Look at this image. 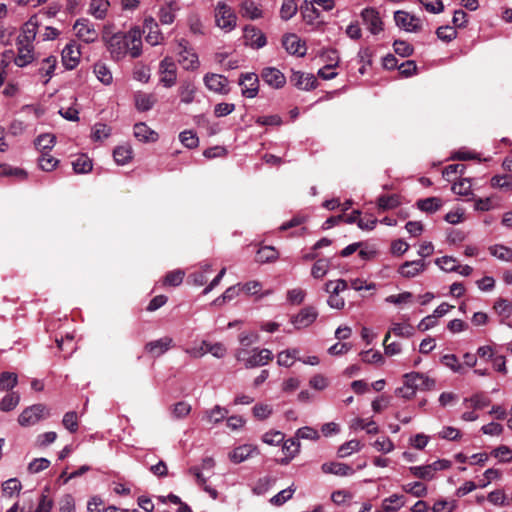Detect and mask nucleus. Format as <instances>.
I'll return each instance as SVG.
<instances>
[{"instance_id":"nucleus-1","label":"nucleus","mask_w":512,"mask_h":512,"mask_svg":"<svg viewBox=\"0 0 512 512\" xmlns=\"http://www.w3.org/2000/svg\"><path fill=\"white\" fill-rule=\"evenodd\" d=\"M107 49L114 61L122 60L127 54L138 58L142 54V32L138 27L127 32H117L107 41Z\"/></svg>"},{"instance_id":"nucleus-2","label":"nucleus","mask_w":512,"mask_h":512,"mask_svg":"<svg viewBox=\"0 0 512 512\" xmlns=\"http://www.w3.org/2000/svg\"><path fill=\"white\" fill-rule=\"evenodd\" d=\"M215 25L225 33L233 31L237 26V15L234 9L223 1L214 8Z\"/></svg>"},{"instance_id":"nucleus-3","label":"nucleus","mask_w":512,"mask_h":512,"mask_svg":"<svg viewBox=\"0 0 512 512\" xmlns=\"http://www.w3.org/2000/svg\"><path fill=\"white\" fill-rule=\"evenodd\" d=\"M177 61L187 71H195L199 68L200 62L197 53L188 40L181 38L177 40Z\"/></svg>"},{"instance_id":"nucleus-4","label":"nucleus","mask_w":512,"mask_h":512,"mask_svg":"<svg viewBox=\"0 0 512 512\" xmlns=\"http://www.w3.org/2000/svg\"><path fill=\"white\" fill-rule=\"evenodd\" d=\"M238 361H242L246 368H254L266 365L273 358V354L269 349H253L248 351L246 349H239L236 352Z\"/></svg>"},{"instance_id":"nucleus-5","label":"nucleus","mask_w":512,"mask_h":512,"mask_svg":"<svg viewBox=\"0 0 512 512\" xmlns=\"http://www.w3.org/2000/svg\"><path fill=\"white\" fill-rule=\"evenodd\" d=\"M50 416L49 408L44 404H34L25 408L18 417V423L23 427L37 424Z\"/></svg>"},{"instance_id":"nucleus-6","label":"nucleus","mask_w":512,"mask_h":512,"mask_svg":"<svg viewBox=\"0 0 512 512\" xmlns=\"http://www.w3.org/2000/svg\"><path fill=\"white\" fill-rule=\"evenodd\" d=\"M160 83L166 87L171 88L177 81V68L172 57H165L159 63Z\"/></svg>"},{"instance_id":"nucleus-7","label":"nucleus","mask_w":512,"mask_h":512,"mask_svg":"<svg viewBox=\"0 0 512 512\" xmlns=\"http://www.w3.org/2000/svg\"><path fill=\"white\" fill-rule=\"evenodd\" d=\"M73 29L76 36L85 43H92L98 38V32L88 19H78Z\"/></svg>"},{"instance_id":"nucleus-8","label":"nucleus","mask_w":512,"mask_h":512,"mask_svg":"<svg viewBox=\"0 0 512 512\" xmlns=\"http://www.w3.org/2000/svg\"><path fill=\"white\" fill-rule=\"evenodd\" d=\"M361 18L364 25L372 34H379L383 30V22L379 12L375 8H364L361 11Z\"/></svg>"},{"instance_id":"nucleus-9","label":"nucleus","mask_w":512,"mask_h":512,"mask_svg":"<svg viewBox=\"0 0 512 512\" xmlns=\"http://www.w3.org/2000/svg\"><path fill=\"white\" fill-rule=\"evenodd\" d=\"M143 32L146 33V41L151 46L159 45L164 40V36L159 29L157 21L151 16L144 19Z\"/></svg>"},{"instance_id":"nucleus-10","label":"nucleus","mask_w":512,"mask_h":512,"mask_svg":"<svg viewBox=\"0 0 512 512\" xmlns=\"http://www.w3.org/2000/svg\"><path fill=\"white\" fill-rule=\"evenodd\" d=\"M206 88L218 94H227L229 92L228 79L220 74L207 73L203 77Z\"/></svg>"},{"instance_id":"nucleus-11","label":"nucleus","mask_w":512,"mask_h":512,"mask_svg":"<svg viewBox=\"0 0 512 512\" xmlns=\"http://www.w3.org/2000/svg\"><path fill=\"white\" fill-rule=\"evenodd\" d=\"M428 266V263L424 259H418L413 261H406L398 268V273L403 278H414L419 274L423 273Z\"/></svg>"},{"instance_id":"nucleus-12","label":"nucleus","mask_w":512,"mask_h":512,"mask_svg":"<svg viewBox=\"0 0 512 512\" xmlns=\"http://www.w3.org/2000/svg\"><path fill=\"white\" fill-rule=\"evenodd\" d=\"M239 85L242 86V95L247 98H254L258 94L259 79L255 73L241 74Z\"/></svg>"},{"instance_id":"nucleus-13","label":"nucleus","mask_w":512,"mask_h":512,"mask_svg":"<svg viewBox=\"0 0 512 512\" xmlns=\"http://www.w3.org/2000/svg\"><path fill=\"white\" fill-rule=\"evenodd\" d=\"M394 20L398 27L407 32H416L420 29V19L405 11H396Z\"/></svg>"},{"instance_id":"nucleus-14","label":"nucleus","mask_w":512,"mask_h":512,"mask_svg":"<svg viewBox=\"0 0 512 512\" xmlns=\"http://www.w3.org/2000/svg\"><path fill=\"white\" fill-rule=\"evenodd\" d=\"M244 39L246 45L250 46L253 49L263 48L267 43L265 34L255 26L245 27Z\"/></svg>"},{"instance_id":"nucleus-15","label":"nucleus","mask_w":512,"mask_h":512,"mask_svg":"<svg viewBox=\"0 0 512 512\" xmlns=\"http://www.w3.org/2000/svg\"><path fill=\"white\" fill-rule=\"evenodd\" d=\"M17 55L14 58V63L18 67H25L32 63L34 60V46L16 40Z\"/></svg>"},{"instance_id":"nucleus-16","label":"nucleus","mask_w":512,"mask_h":512,"mask_svg":"<svg viewBox=\"0 0 512 512\" xmlns=\"http://www.w3.org/2000/svg\"><path fill=\"white\" fill-rule=\"evenodd\" d=\"M261 77L266 84L275 89L282 88L286 83L285 75L274 67L264 68L261 72Z\"/></svg>"},{"instance_id":"nucleus-17","label":"nucleus","mask_w":512,"mask_h":512,"mask_svg":"<svg viewBox=\"0 0 512 512\" xmlns=\"http://www.w3.org/2000/svg\"><path fill=\"white\" fill-rule=\"evenodd\" d=\"M290 82L300 90H312L316 87V78L311 73L292 71Z\"/></svg>"},{"instance_id":"nucleus-18","label":"nucleus","mask_w":512,"mask_h":512,"mask_svg":"<svg viewBox=\"0 0 512 512\" xmlns=\"http://www.w3.org/2000/svg\"><path fill=\"white\" fill-rule=\"evenodd\" d=\"M317 316L318 313L315 308L305 307L291 318V323L296 329L306 328L316 320Z\"/></svg>"},{"instance_id":"nucleus-19","label":"nucleus","mask_w":512,"mask_h":512,"mask_svg":"<svg viewBox=\"0 0 512 512\" xmlns=\"http://www.w3.org/2000/svg\"><path fill=\"white\" fill-rule=\"evenodd\" d=\"M282 45L291 55L304 56L306 54L305 44L296 34H288L283 37Z\"/></svg>"},{"instance_id":"nucleus-20","label":"nucleus","mask_w":512,"mask_h":512,"mask_svg":"<svg viewBox=\"0 0 512 512\" xmlns=\"http://www.w3.org/2000/svg\"><path fill=\"white\" fill-rule=\"evenodd\" d=\"M173 345V339L169 336L150 341L145 345V350L153 357H159L167 352Z\"/></svg>"},{"instance_id":"nucleus-21","label":"nucleus","mask_w":512,"mask_h":512,"mask_svg":"<svg viewBox=\"0 0 512 512\" xmlns=\"http://www.w3.org/2000/svg\"><path fill=\"white\" fill-rule=\"evenodd\" d=\"M254 454H258V450L256 446L251 444H243L236 448H234L229 453V459L231 462L235 464L242 463L252 457Z\"/></svg>"},{"instance_id":"nucleus-22","label":"nucleus","mask_w":512,"mask_h":512,"mask_svg":"<svg viewBox=\"0 0 512 512\" xmlns=\"http://www.w3.org/2000/svg\"><path fill=\"white\" fill-rule=\"evenodd\" d=\"M407 374L409 376V382L413 383L416 391H429L434 389L436 384L435 380L428 377L426 374L419 372H410Z\"/></svg>"},{"instance_id":"nucleus-23","label":"nucleus","mask_w":512,"mask_h":512,"mask_svg":"<svg viewBox=\"0 0 512 512\" xmlns=\"http://www.w3.org/2000/svg\"><path fill=\"white\" fill-rule=\"evenodd\" d=\"M38 21L36 17H31L22 27L21 33L18 35L17 40L33 45L37 35Z\"/></svg>"},{"instance_id":"nucleus-24","label":"nucleus","mask_w":512,"mask_h":512,"mask_svg":"<svg viewBox=\"0 0 512 512\" xmlns=\"http://www.w3.org/2000/svg\"><path fill=\"white\" fill-rule=\"evenodd\" d=\"M323 473L325 474H334L337 476H350L354 473V469L340 462H326L321 466Z\"/></svg>"},{"instance_id":"nucleus-25","label":"nucleus","mask_w":512,"mask_h":512,"mask_svg":"<svg viewBox=\"0 0 512 512\" xmlns=\"http://www.w3.org/2000/svg\"><path fill=\"white\" fill-rule=\"evenodd\" d=\"M80 59L79 48L74 44H67L62 51V61L67 69L77 66Z\"/></svg>"},{"instance_id":"nucleus-26","label":"nucleus","mask_w":512,"mask_h":512,"mask_svg":"<svg viewBox=\"0 0 512 512\" xmlns=\"http://www.w3.org/2000/svg\"><path fill=\"white\" fill-rule=\"evenodd\" d=\"M240 10L243 17L256 20L262 17V10L253 0H242Z\"/></svg>"},{"instance_id":"nucleus-27","label":"nucleus","mask_w":512,"mask_h":512,"mask_svg":"<svg viewBox=\"0 0 512 512\" xmlns=\"http://www.w3.org/2000/svg\"><path fill=\"white\" fill-rule=\"evenodd\" d=\"M134 136L139 141L144 142H154L158 139L157 133L151 130L145 123H137L134 125Z\"/></svg>"},{"instance_id":"nucleus-28","label":"nucleus","mask_w":512,"mask_h":512,"mask_svg":"<svg viewBox=\"0 0 512 512\" xmlns=\"http://www.w3.org/2000/svg\"><path fill=\"white\" fill-rule=\"evenodd\" d=\"M56 63L57 60L53 56H49L42 61L40 67L38 68V74L42 78H45L43 81L44 84H47L54 74Z\"/></svg>"},{"instance_id":"nucleus-29","label":"nucleus","mask_w":512,"mask_h":512,"mask_svg":"<svg viewBox=\"0 0 512 512\" xmlns=\"http://www.w3.org/2000/svg\"><path fill=\"white\" fill-rule=\"evenodd\" d=\"M350 429L354 431L365 430L368 434H377L379 428L375 421L369 420L366 421L362 418L356 417L350 422Z\"/></svg>"},{"instance_id":"nucleus-30","label":"nucleus","mask_w":512,"mask_h":512,"mask_svg":"<svg viewBox=\"0 0 512 512\" xmlns=\"http://www.w3.org/2000/svg\"><path fill=\"white\" fill-rule=\"evenodd\" d=\"M405 505V497L399 494H392L382 501V508L386 512H396Z\"/></svg>"},{"instance_id":"nucleus-31","label":"nucleus","mask_w":512,"mask_h":512,"mask_svg":"<svg viewBox=\"0 0 512 512\" xmlns=\"http://www.w3.org/2000/svg\"><path fill=\"white\" fill-rule=\"evenodd\" d=\"M156 103L153 94L139 92L135 95V106L139 111H149Z\"/></svg>"},{"instance_id":"nucleus-32","label":"nucleus","mask_w":512,"mask_h":512,"mask_svg":"<svg viewBox=\"0 0 512 512\" xmlns=\"http://www.w3.org/2000/svg\"><path fill=\"white\" fill-rule=\"evenodd\" d=\"M489 253L504 262H512V248L502 244H494L488 248Z\"/></svg>"},{"instance_id":"nucleus-33","label":"nucleus","mask_w":512,"mask_h":512,"mask_svg":"<svg viewBox=\"0 0 512 512\" xmlns=\"http://www.w3.org/2000/svg\"><path fill=\"white\" fill-rule=\"evenodd\" d=\"M55 143L56 137L49 133L41 134L35 139V146L41 153H49Z\"/></svg>"},{"instance_id":"nucleus-34","label":"nucleus","mask_w":512,"mask_h":512,"mask_svg":"<svg viewBox=\"0 0 512 512\" xmlns=\"http://www.w3.org/2000/svg\"><path fill=\"white\" fill-rule=\"evenodd\" d=\"M94 74L97 79L104 85H110L113 81L112 72L109 67L103 62H97L94 65Z\"/></svg>"},{"instance_id":"nucleus-35","label":"nucleus","mask_w":512,"mask_h":512,"mask_svg":"<svg viewBox=\"0 0 512 512\" xmlns=\"http://www.w3.org/2000/svg\"><path fill=\"white\" fill-rule=\"evenodd\" d=\"M110 3L108 0H91L89 11L97 19H104Z\"/></svg>"},{"instance_id":"nucleus-36","label":"nucleus","mask_w":512,"mask_h":512,"mask_svg":"<svg viewBox=\"0 0 512 512\" xmlns=\"http://www.w3.org/2000/svg\"><path fill=\"white\" fill-rule=\"evenodd\" d=\"M196 94V87L190 81H184L179 87V95L181 98V102L185 104H190L194 101Z\"/></svg>"},{"instance_id":"nucleus-37","label":"nucleus","mask_w":512,"mask_h":512,"mask_svg":"<svg viewBox=\"0 0 512 512\" xmlns=\"http://www.w3.org/2000/svg\"><path fill=\"white\" fill-rule=\"evenodd\" d=\"M363 445L358 440H350L343 443L337 451V455L339 458H346L351 454L358 452L362 449Z\"/></svg>"},{"instance_id":"nucleus-38","label":"nucleus","mask_w":512,"mask_h":512,"mask_svg":"<svg viewBox=\"0 0 512 512\" xmlns=\"http://www.w3.org/2000/svg\"><path fill=\"white\" fill-rule=\"evenodd\" d=\"M212 266L208 263L202 264L199 271L189 275V279L196 286H202L207 282V275L211 272Z\"/></svg>"},{"instance_id":"nucleus-39","label":"nucleus","mask_w":512,"mask_h":512,"mask_svg":"<svg viewBox=\"0 0 512 512\" xmlns=\"http://www.w3.org/2000/svg\"><path fill=\"white\" fill-rule=\"evenodd\" d=\"M494 309L502 318L501 322L504 323L505 320L512 315V302L504 298H499L494 304Z\"/></svg>"},{"instance_id":"nucleus-40","label":"nucleus","mask_w":512,"mask_h":512,"mask_svg":"<svg viewBox=\"0 0 512 512\" xmlns=\"http://www.w3.org/2000/svg\"><path fill=\"white\" fill-rule=\"evenodd\" d=\"M20 402V395L17 392L7 393L0 401V410L3 412L12 411Z\"/></svg>"},{"instance_id":"nucleus-41","label":"nucleus","mask_w":512,"mask_h":512,"mask_svg":"<svg viewBox=\"0 0 512 512\" xmlns=\"http://www.w3.org/2000/svg\"><path fill=\"white\" fill-rule=\"evenodd\" d=\"M228 415V410L224 407L216 405L212 409L206 411V420L211 424H218Z\"/></svg>"},{"instance_id":"nucleus-42","label":"nucleus","mask_w":512,"mask_h":512,"mask_svg":"<svg viewBox=\"0 0 512 512\" xmlns=\"http://www.w3.org/2000/svg\"><path fill=\"white\" fill-rule=\"evenodd\" d=\"M176 8L170 2L167 6L161 7L158 12V18L162 25H170L175 21Z\"/></svg>"},{"instance_id":"nucleus-43","label":"nucleus","mask_w":512,"mask_h":512,"mask_svg":"<svg viewBox=\"0 0 512 512\" xmlns=\"http://www.w3.org/2000/svg\"><path fill=\"white\" fill-rule=\"evenodd\" d=\"M299 353L298 349H287L284 351H281L277 356V363L280 366L284 367H290L293 365L294 361L297 358V355Z\"/></svg>"},{"instance_id":"nucleus-44","label":"nucleus","mask_w":512,"mask_h":512,"mask_svg":"<svg viewBox=\"0 0 512 512\" xmlns=\"http://www.w3.org/2000/svg\"><path fill=\"white\" fill-rule=\"evenodd\" d=\"M113 157L117 164L125 165L132 158V150L129 146H118L113 151Z\"/></svg>"},{"instance_id":"nucleus-45","label":"nucleus","mask_w":512,"mask_h":512,"mask_svg":"<svg viewBox=\"0 0 512 512\" xmlns=\"http://www.w3.org/2000/svg\"><path fill=\"white\" fill-rule=\"evenodd\" d=\"M18 383V376L13 372H2L0 374V390L10 391Z\"/></svg>"},{"instance_id":"nucleus-46","label":"nucleus","mask_w":512,"mask_h":512,"mask_svg":"<svg viewBox=\"0 0 512 512\" xmlns=\"http://www.w3.org/2000/svg\"><path fill=\"white\" fill-rule=\"evenodd\" d=\"M435 264L445 272H454L459 269L458 261L452 256H443L435 259Z\"/></svg>"},{"instance_id":"nucleus-47","label":"nucleus","mask_w":512,"mask_h":512,"mask_svg":"<svg viewBox=\"0 0 512 512\" xmlns=\"http://www.w3.org/2000/svg\"><path fill=\"white\" fill-rule=\"evenodd\" d=\"M296 491L295 486L292 484L286 489L281 490L275 496L270 499V503L275 506H281L286 503L289 499L292 498L294 492Z\"/></svg>"},{"instance_id":"nucleus-48","label":"nucleus","mask_w":512,"mask_h":512,"mask_svg":"<svg viewBox=\"0 0 512 512\" xmlns=\"http://www.w3.org/2000/svg\"><path fill=\"white\" fill-rule=\"evenodd\" d=\"M402 488L406 493L418 498L425 497L428 493L426 485L418 481L407 483Z\"/></svg>"},{"instance_id":"nucleus-49","label":"nucleus","mask_w":512,"mask_h":512,"mask_svg":"<svg viewBox=\"0 0 512 512\" xmlns=\"http://www.w3.org/2000/svg\"><path fill=\"white\" fill-rule=\"evenodd\" d=\"M277 258L278 252L272 246H264L257 251V261L260 263L273 262Z\"/></svg>"},{"instance_id":"nucleus-50","label":"nucleus","mask_w":512,"mask_h":512,"mask_svg":"<svg viewBox=\"0 0 512 512\" xmlns=\"http://www.w3.org/2000/svg\"><path fill=\"white\" fill-rule=\"evenodd\" d=\"M417 206L421 211L433 213L441 207V200L437 197H429L419 200Z\"/></svg>"},{"instance_id":"nucleus-51","label":"nucleus","mask_w":512,"mask_h":512,"mask_svg":"<svg viewBox=\"0 0 512 512\" xmlns=\"http://www.w3.org/2000/svg\"><path fill=\"white\" fill-rule=\"evenodd\" d=\"M416 392L417 391L414 389L413 383L409 382V376L406 373L404 375V385L397 388L395 390V394L399 397L409 400L415 396Z\"/></svg>"},{"instance_id":"nucleus-52","label":"nucleus","mask_w":512,"mask_h":512,"mask_svg":"<svg viewBox=\"0 0 512 512\" xmlns=\"http://www.w3.org/2000/svg\"><path fill=\"white\" fill-rule=\"evenodd\" d=\"M297 4L295 0H283L280 8V17L282 20H290L297 13Z\"/></svg>"},{"instance_id":"nucleus-53","label":"nucleus","mask_w":512,"mask_h":512,"mask_svg":"<svg viewBox=\"0 0 512 512\" xmlns=\"http://www.w3.org/2000/svg\"><path fill=\"white\" fill-rule=\"evenodd\" d=\"M390 328L395 336L402 338H410L415 331L414 327L408 323H393Z\"/></svg>"},{"instance_id":"nucleus-54","label":"nucleus","mask_w":512,"mask_h":512,"mask_svg":"<svg viewBox=\"0 0 512 512\" xmlns=\"http://www.w3.org/2000/svg\"><path fill=\"white\" fill-rule=\"evenodd\" d=\"M73 170L75 173H88L92 170V161L86 155H80L75 161L72 162Z\"/></svg>"},{"instance_id":"nucleus-55","label":"nucleus","mask_w":512,"mask_h":512,"mask_svg":"<svg viewBox=\"0 0 512 512\" xmlns=\"http://www.w3.org/2000/svg\"><path fill=\"white\" fill-rule=\"evenodd\" d=\"M409 471L413 476L423 480H432L434 478L430 464L423 466H411L409 467Z\"/></svg>"},{"instance_id":"nucleus-56","label":"nucleus","mask_w":512,"mask_h":512,"mask_svg":"<svg viewBox=\"0 0 512 512\" xmlns=\"http://www.w3.org/2000/svg\"><path fill=\"white\" fill-rule=\"evenodd\" d=\"M329 266H330L329 260L318 259L312 266V269H311L312 276L316 279L323 278L327 274V272L329 270Z\"/></svg>"},{"instance_id":"nucleus-57","label":"nucleus","mask_w":512,"mask_h":512,"mask_svg":"<svg viewBox=\"0 0 512 512\" xmlns=\"http://www.w3.org/2000/svg\"><path fill=\"white\" fill-rule=\"evenodd\" d=\"M240 290V284L230 286L224 291V293L220 297L214 300V304L221 305L223 303L233 300L235 297L239 295Z\"/></svg>"},{"instance_id":"nucleus-58","label":"nucleus","mask_w":512,"mask_h":512,"mask_svg":"<svg viewBox=\"0 0 512 512\" xmlns=\"http://www.w3.org/2000/svg\"><path fill=\"white\" fill-rule=\"evenodd\" d=\"M179 139L181 143L187 148H195L199 144V139L192 130H185L180 133Z\"/></svg>"},{"instance_id":"nucleus-59","label":"nucleus","mask_w":512,"mask_h":512,"mask_svg":"<svg viewBox=\"0 0 512 512\" xmlns=\"http://www.w3.org/2000/svg\"><path fill=\"white\" fill-rule=\"evenodd\" d=\"M111 134V128L104 123H96L92 128V139L101 141Z\"/></svg>"},{"instance_id":"nucleus-60","label":"nucleus","mask_w":512,"mask_h":512,"mask_svg":"<svg viewBox=\"0 0 512 512\" xmlns=\"http://www.w3.org/2000/svg\"><path fill=\"white\" fill-rule=\"evenodd\" d=\"M63 426L71 433H75L78 430V415L74 411H69L64 414L62 419Z\"/></svg>"},{"instance_id":"nucleus-61","label":"nucleus","mask_w":512,"mask_h":512,"mask_svg":"<svg viewBox=\"0 0 512 512\" xmlns=\"http://www.w3.org/2000/svg\"><path fill=\"white\" fill-rule=\"evenodd\" d=\"M252 412L258 420H265L271 416L273 409L269 404L258 403L253 407Z\"/></svg>"},{"instance_id":"nucleus-62","label":"nucleus","mask_w":512,"mask_h":512,"mask_svg":"<svg viewBox=\"0 0 512 512\" xmlns=\"http://www.w3.org/2000/svg\"><path fill=\"white\" fill-rule=\"evenodd\" d=\"M282 451L294 458L300 452V442L296 438H289L283 441Z\"/></svg>"},{"instance_id":"nucleus-63","label":"nucleus","mask_w":512,"mask_h":512,"mask_svg":"<svg viewBox=\"0 0 512 512\" xmlns=\"http://www.w3.org/2000/svg\"><path fill=\"white\" fill-rule=\"evenodd\" d=\"M362 361L369 364H383L384 357L379 351L367 350L360 353Z\"/></svg>"},{"instance_id":"nucleus-64","label":"nucleus","mask_w":512,"mask_h":512,"mask_svg":"<svg viewBox=\"0 0 512 512\" xmlns=\"http://www.w3.org/2000/svg\"><path fill=\"white\" fill-rule=\"evenodd\" d=\"M492 187H497L505 190H512V176L511 175H502V176H494L491 179Z\"/></svg>"}]
</instances>
